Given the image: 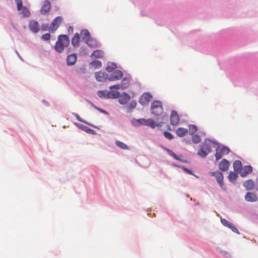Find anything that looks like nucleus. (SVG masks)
Wrapping results in <instances>:
<instances>
[{"label":"nucleus","mask_w":258,"mask_h":258,"mask_svg":"<svg viewBox=\"0 0 258 258\" xmlns=\"http://www.w3.org/2000/svg\"><path fill=\"white\" fill-rule=\"evenodd\" d=\"M218 146L219 145L216 142L210 139H206L197 154L199 156L205 158L212 151L213 148H217Z\"/></svg>","instance_id":"nucleus-1"},{"label":"nucleus","mask_w":258,"mask_h":258,"mask_svg":"<svg viewBox=\"0 0 258 258\" xmlns=\"http://www.w3.org/2000/svg\"><path fill=\"white\" fill-rule=\"evenodd\" d=\"M70 41L69 38L67 35H60L58 36L57 41L56 42L54 49L59 52L61 53L64 47H68L70 44Z\"/></svg>","instance_id":"nucleus-2"},{"label":"nucleus","mask_w":258,"mask_h":258,"mask_svg":"<svg viewBox=\"0 0 258 258\" xmlns=\"http://www.w3.org/2000/svg\"><path fill=\"white\" fill-rule=\"evenodd\" d=\"M111 90V91H109L107 90H99L98 91L97 94L98 96L101 98H118L119 96V92L118 91H113V90Z\"/></svg>","instance_id":"nucleus-3"},{"label":"nucleus","mask_w":258,"mask_h":258,"mask_svg":"<svg viewBox=\"0 0 258 258\" xmlns=\"http://www.w3.org/2000/svg\"><path fill=\"white\" fill-rule=\"evenodd\" d=\"M151 110L152 114L156 116L161 114L163 111L162 104L161 101L155 100L151 104Z\"/></svg>","instance_id":"nucleus-4"},{"label":"nucleus","mask_w":258,"mask_h":258,"mask_svg":"<svg viewBox=\"0 0 258 258\" xmlns=\"http://www.w3.org/2000/svg\"><path fill=\"white\" fill-rule=\"evenodd\" d=\"M17 5V9L21 11V14L24 17H28L30 16V12L28 9L26 7H23L22 0H15Z\"/></svg>","instance_id":"nucleus-5"},{"label":"nucleus","mask_w":258,"mask_h":258,"mask_svg":"<svg viewBox=\"0 0 258 258\" xmlns=\"http://www.w3.org/2000/svg\"><path fill=\"white\" fill-rule=\"evenodd\" d=\"M209 174L211 176H215L220 186L223 189H226L223 182L224 177L221 172L218 171L215 172H210Z\"/></svg>","instance_id":"nucleus-6"},{"label":"nucleus","mask_w":258,"mask_h":258,"mask_svg":"<svg viewBox=\"0 0 258 258\" xmlns=\"http://www.w3.org/2000/svg\"><path fill=\"white\" fill-rule=\"evenodd\" d=\"M130 83V79L127 78H124L122 80L120 84H118L112 85L109 87V89L110 90L115 89L116 90H118L120 89V88L124 89L128 87Z\"/></svg>","instance_id":"nucleus-7"},{"label":"nucleus","mask_w":258,"mask_h":258,"mask_svg":"<svg viewBox=\"0 0 258 258\" xmlns=\"http://www.w3.org/2000/svg\"><path fill=\"white\" fill-rule=\"evenodd\" d=\"M62 21V18L60 16H58L56 17L51 22L50 28L49 31L51 33L54 32L57 28L59 27V25L61 24Z\"/></svg>","instance_id":"nucleus-8"},{"label":"nucleus","mask_w":258,"mask_h":258,"mask_svg":"<svg viewBox=\"0 0 258 258\" xmlns=\"http://www.w3.org/2000/svg\"><path fill=\"white\" fill-rule=\"evenodd\" d=\"M123 76V74L121 71L115 70L108 76V80L110 81H118L122 79Z\"/></svg>","instance_id":"nucleus-9"},{"label":"nucleus","mask_w":258,"mask_h":258,"mask_svg":"<svg viewBox=\"0 0 258 258\" xmlns=\"http://www.w3.org/2000/svg\"><path fill=\"white\" fill-rule=\"evenodd\" d=\"M217 148L216 150V153H215V157L216 159V160H218L220 159H221L223 155H227L229 152V150L227 147H222L221 148Z\"/></svg>","instance_id":"nucleus-10"},{"label":"nucleus","mask_w":258,"mask_h":258,"mask_svg":"<svg viewBox=\"0 0 258 258\" xmlns=\"http://www.w3.org/2000/svg\"><path fill=\"white\" fill-rule=\"evenodd\" d=\"M152 98V96L150 93H144L140 97L139 102L142 105H145L148 104Z\"/></svg>","instance_id":"nucleus-11"},{"label":"nucleus","mask_w":258,"mask_h":258,"mask_svg":"<svg viewBox=\"0 0 258 258\" xmlns=\"http://www.w3.org/2000/svg\"><path fill=\"white\" fill-rule=\"evenodd\" d=\"M138 121L140 124L144 125L149 126L153 128H155L156 126L155 121L151 118L148 119L141 118L139 119Z\"/></svg>","instance_id":"nucleus-12"},{"label":"nucleus","mask_w":258,"mask_h":258,"mask_svg":"<svg viewBox=\"0 0 258 258\" xmlns=\"http://www.w3.org/2000/svg\"><path fill=\"white\" fill-rule=\"evenodd\" d=\"M51 9V4L49 1L46 0L40 10V13L42 15H45L48 13Z\"/></svg>","instance_id":"nucleus-13"},{"label":"nucleus","mask_w":258,"mask_h":258,"mask_svg":"<svg viewBox=\"0 0 258 258\" xmlns=\"http://www.w3.org/2000/svg\"><path fill=\"white\" fill-rule=\"evenodd\" d=\"M179 121V117L176 111L172 110L170 115V123L172 125H177Z\"/></svg>","instance_id":"nucleus-14"},{"label":"nucleus","mask_w":258,"mask_h":258,"mask_svg":"<svg viewBox=\"0 0 258 258\" xmlns=\"http://www.w3.org/2000/svg\"><path fill=\"white\" fill-rule=\"evenodd\" d=\"M30 30L34 33H37L39 31V25L37 21H31L29 24Z\"/></svg>","instance_id":"nucleus-15"},{"label":"nucleus","mask_w":258,"mask_h":258,"mask_svg":"<svg viewBox=\"0 0 258 258\" xmlns=\"http://www.w3.org/2000/svg\"><path fill=\"white\" fill-rule=\"evenodd\" d=\"M95 77L97 81L104 82L108 80V76L105 72H99L95 73Z\"/></svg>","instance_id":"nucleus-16"},{"label":"nucleus","mask_w":258,"mask_h":258,"mask_svg":"<svg viewBox=\"0 0 258 258\" xmlns=\"http://www.w3.org/2000/svg\"><path fill=\"white\" fill-rule=\"evenodd\" d=\"M229 165V162L228 160L224 159H222L220 162L219 164V168L221 171H226L228 170Z\"/></svg>","instance_id":"nucleus-17"},{"label":"nucleus","mask_w":258,"mask_h":258,"mask_svg":"<svg viewBox=\"0 0 258 258\" xmlns=\"http://www.w3.org/2000/svg\"><path fill=\"white\" fill-rule=\"evenodd\" d=\"M118 102L121 104H126L130 99V96L126 93H123L118 97Z\"/></svg>","instance_id":"nucleus-18"},{"label":"nucleus","mask_w":258,"mask_h":258,"mask_svg":"<svg viewBox=\"0 0 258 258\" xmlns=\"http://www.w3.org/2000/svg\"><path fill=\"white\" fill-rule=\"evenodd\" d=\"M252 171V167L250 165H247L242 168L239 173L241 177H245L248 174L251 173Z\"/></svg>","instance_id":"nucleus-19"},{"label":"nucleus","mask_w":258,"mask_h":258,"mask_svg":"<svg viewBox=\"0 0 258 258\" xmlns=\"http://www.w3.org/2000/svg\"><path fill=\"white\" fill-rule=\"evenodd\" d=\"M77 61V55L75 54H69L67 58L68 66H71L74 65Z\"/></svg>","instance_id":"nucleus-20"},{"label":"nucleus","mask_w":258,"mask_h":258,"mask_svg":"<svg viewBox=\"0 0 258 258\" xmlns=\"http://www.w3.org/2000/svg\"><path fill=\"white\" fill-rule=\"evenodd\" d=\"M256 196L252 192H248L245 196V200L247 202H253L257 200Z\"/></svg>","instance_id":"nucleus-21"},{"label":"nucleus","mask_w":258,"mask_h":258,"mask_svg":"<svg viewBox=\"0 0 258 258\" xmlns=\"http://www.w3.org/2000/svg\"><path fill=\"white\" fill-rule=\"evenodd\" d=\"M233 166L234 171L237 173H239L242 169V163L239 160H236L233 162Z\"/></svg>","instance_id":"nucleus-22"},{"label":"nucleus","mask_w":258,"mask_h":258,"mask_svg":"<svg viewBox=\"0 0 258 258\" xmlns=\"http://www.w3.org/2000/svg\"><path fill=\"white\" fill-rule=\"evenodd\" d=\"M81 35L82 36V40L84 41H86L87 40L91 38L89 32L88 30L86 29L82 30L81 31Z\"/></svg>","instance_id":"nucleus-23"},{"label":"nucleus","mask_w":258,"mask_h":258,"mask_svg":"<svg viewBox=\"0 0 258 258\" xmlns=\"http://www.w3.org/2000/svg\"><path fill=\"white\" fill-rule=\"evenodd\" d=\"M80 39V38L79 33H75L72 40V45L75 47L78 46L79 45Z\"/></svg>","instance_id":"nucleus-24"},{"label":"nucleus","mask_w":258,"mask_h":258,"mask_svg":"<svg viewBox=\"0 0 258 258\" xmlns=\"http://www.w3.org/2000/svg\"><path fill=\"white\" fill-rule=\"evenodd\" d=\"M243 186L247 190L251 189L254 187V181L251 179L245 181L243 184Z\"/></svg>","instance_id":"nucleus-25"},{"label":"nucleus","mask_w":258,"mask_h":258,"mask_svg":"<svg viewBox=\"0 0 258 258\" xmlns=\"http://www.w3.org/2000/svg\"><path fill=\"white\" fill-rule=\"evenodd\" d=\"M176 132L178 136L180 137H182L187 133L188 131L186 128L183 127H178L176 130Z\"/></svg>","instance_id":"nucleus-26"},{"label":"nucleus","mask_w":258,"mask_h":258,"mask_svg":"<svg viewBox=\"0 0 258 258\" xmlns=\"http://www.w3.org/2000/svg\"><path fill=\"white\" fill-rule=\"evenodd\" d=\"M237 173L235 172L230 171L229 173L228 178L229 180L231 182H234L237 178Z\"/></svg>","instance_id":"nucleus-27"},{"label":"nucleus","mask_w":258,"mask_h":258,"mask_svg":"<svg viewBox=\"0 0 258 258\" xmlns=\"http://www.w3.org/2000/svg\"><path fill=\"white\" fill-rule=\"evenodd\" d=\"M104 53L102 50H96L93 52L91 56L96 58H102L103 56Z\"/></svg>","instance_id":"nucleus-28"},{"label":"nucleus","mask_w":258,"mask_h":258,"mask_svg":"<svg viewBox=\"0 0 258 258\" xmlns=\"http://www.w3.org/2000/svg\"><path fill=\"white\" fill-rule=\"evenodd\" d=\"M90 65L93 69H97L101 67L102 63L100 61L95 60L90 63Z\"/></svg>","instance_id":"nucleus-29"},{"label":"nucleus","mask_w":258,"mask_h":258,"mask_svg":"<svg viewBox=\"0 0 258 258\" xmlns=\"http://www.w3.org/2000/svg\"><path fill=\"white\" fill-rule=\"evenodd\" d=\"M116 68V66L115 63L110 62L107 64V66L106 68V70L107 72L110 73L113 72V71Z\"/></svg>","instance_id":"nucleus-30"},{"label":"nucleus","mask_w":258,"mask_h":258,"mask_svg":"<svg viewBox=\"0 0 258 258\" xmlns=\"http://www.w3.org/2000/svg\"><path fill=\"white\" fill-rule=\"evenodd\" d=\"M115 144L116 145V146L117 147H118L119 148H120L121 149L127 150L129 149L128 146L126 144H125L124 143H123L120 141H116L115 142Z\"/></svg>","instance_id":"nucleus-31"},{"label":"nucleus","mask_w":258,"mask_h":258,"mask_svg":"<svg viewBox=\"0 0 258 258\" xmlns=\"http://www.w3.org/2000/svg\"><path fill=\"white\" fill-rule=\"evenodd\" d=\"M201 140V137L198 135H195L191 138V141L195 144H198L200 143Z\"/></svg>","instance_id":"nucleus-32"},{"label":"nucleus","mask_w":258,"mask_h":258,"mask_svg":"<svg viewBox=\"0 0 258 258\" xmlns=\"http://www.w3.org/2000/svg\"><path fill=\"white\" fill-rule=\"evenodd\" d=\"M188 130L189 134L191 135L194 134L197 131V126L194 124H190L188 126Z\"/></svg>","instance_id":"nucleus-33"},{"label":"nucleus","mask_w":258,"mask_h":258,"mask_svg":"<svg viewBox=\"0 0 258 258\" xmlns=\"http://www.w3.org/2000/svg\"><path fill=\"white\" fill-rule=\"evenodd\" d=\"M137 105V103L135 101H132L128 105V110L130 111L132 110L133 109H134Z\"/></svg>","instance_id":"nucleus-34"},{"label":"nucleus","mask_w":258,"mask_h":258,"mask_svg":"<svg viewBox=\"0 0 258 258\" xmlns=\"http://www.w3.org/2000/svg\"><path fill=\"white\" fill-rule=\"evenodd\" d=\"M164 135L166 138H167L169 140H172L173 139V137H174L173 135L168 132H164Z\"/></svg>","instance_id":"nucleus-35"},{"label":"nucleus","mask_w":258,"mask_h":258,"mask_svg":"<svg viewBox=\"0 0 258 258\" xmlns=\"http://www.w3.org/2000/svg\"><path fill=\"white\" fill-rule=\"evenodd\" d=\"M85 42L88 46H90L91 47H93L95 43V41L92 38L88 39L87 40V41Z\"/></svg>","instance_id":"nucleus-36"},{"label":"nucleus","mask_w":258,"mask_h":258,"mask_svg":"<svg viewBox=\"0 0 258 258\" xmlns=\"http://www.w3.org/2000/svg\"><path fill=\"white\" fill-rule=\"evenodd\" d=\"M169 153L175 159L178 160H181V158H182L181 155L177 156L174 153L172 152L171 151H169Z\"/></svg>","instance_id":"nucleus-37"},{"label":"nucleus","mask_w":258,"mask_h":258,"mask_svg":"<svg viewBox=\"0 0 258 258\" xmlns=\"http://www.w3.org/2000/svg\"><path fill=\"white\" fill-rule=\"evenodd\" d=\"M221 223H222L223 225H224L225 226H227L228 228H229V226H231V224H230L228 221H227L225 219L221 218Z\"/></svg>","instance_id":"nucleus-38"},{"label":"nucleus","mask_w":258,"mask_h":258,"mask_svg":"<svg viewBox=\"0 0 258 258\" xmlns=\"http://www.w3.org/2000/svg\"><path fill=\"white\" fill-rule=\"evenodd\" d=\"M50 35L49 33H46L42 35V38L44 40H48L50 39Z\"/></svg>","instance_id":"nucleus-39"},{"label":"nucleus","mask_w":258,"mask_h":258,"mask_svg":"<svg viewBox=\"0 0 258 258\" xmlns=\"http://www.w3.org/2000/svg\"><path fill=\"white\" fill-rule=\"evenodd\" d=\"M229 228L231 229L232 231H233L235 233H238V231L237 229L234 227L232 224H231V226L229 227Z\"/></svg>","instance_id":"nucleus-40"},{"label":"nucleus","mask_w":258,"mask_h":258,"mask_svg":"<svg viewBox=\"0 0 258 258\" xmlns=\"http://www.w3.org/2000/svg\"><path fill=\"white\" fill-rule=\"evenodd\" d=\"M85 131L87 132V133H90V134H95V131L92 130V129H90V128H87L86 130H85Z\"/></svg>","instance_id":"nucleus-41"},{"label":"nucleus","mask_w":258,"mask_h":258,"mask_svg":"<svg viewBox=\"0 0 258 258\" xmlns=\"http://www.w3.org/2000/svg\"><path fill=\"white\" fill-rule=\"evenodd\" d=\"M95 108L97 109L98 111H99L100 112H102V113H105V114H108V113L104 110H103L102 109H101L100 108H98L96 106H95Z\"/></svg>","instance_id":"nucleus-42"},{"label":"nucleus","mask_w":258,"mask_h":258,"mask_svg":"<svg viewBox=\"0 0 258 258\" xmlns=\"http://www.w3.org/2000/svg\"><path fill=\"white\" fill-rule=\"evenodd\" d=\"M68 32L69 34L73 33V27L72 26H70L68 28Z\"/></svg>","instance_id":"nucleus-43"},{"label":"nucleus","mask_w":258,"mask_h":258,"mask_svg":"<svg viewBox=\"0 0 258 258\" xmlns=\"http://www.w3.org/2000/svg\"><path fill=\"white\" fill-rule=\"evenodd\" d=\"M74 114L79 121L84 122L83 120L81 119V118L80 117L79 115L78 114L74 113Z\"/></svg>","instance_id":"nucleus-44"},{"label":"nucleus","mask_w":258,"mask_h":258,"mask_svg":"<svg viewBox=\"0 0 258 258\" xmlns=\"http://www.w3.org/2000/svg\"><path fill=\"white\" fill-rule=\"evenodd\" d=\"M162 124H163L162 122H159L158 123H156V126L160 127L162 126Z\"/></svg>","instance_id":"nucleus-45"},{"label":"nucleus","mask_w":258,"mask_h":258,"mask_svg":"<svg viewBox=\"0 0 258 258\" xmlns=\"http://www.w3.org/2000/svg\"><path fill=\"white\" fill-rule=\"evenodd\" d=\"M223 254H224V255H225L226 257H228V256H230V254H229L228 252H224Z\"/></svg>","instance_id":"nucleus-46"},{"label":"nucleus","mask_w":258,"mask_h":258,"mask_svg":"<svg viewBox=\"0 0 258 258\" xmlns=\"http://www.w3.org/2000/svg\"><path fill=\"white\" fill-rule=\"evenodd\" d=\"M184 170L185 171H186L188 173H189V174L191 173V171L188 169H184Z\"/></svg>","instance_id":"nucleus-47"}]
</instances>
